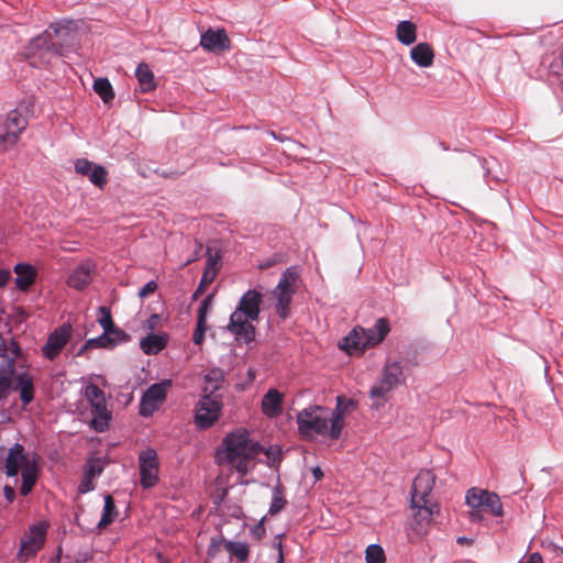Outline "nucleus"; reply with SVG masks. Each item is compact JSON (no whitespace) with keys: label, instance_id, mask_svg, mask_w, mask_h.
Masks as SVG:
<instances>
[{"label":"nucleus","instance_id":"nucleus-28","mask_svg":"<svg viewBox=\"0 0 563 563\" xmlns=\"http://www.w3.org/2000/svg\"><path fill=\"white\" fill-rule=\"evenodd\" d=\"M21 478L22 484L20 487V494L22 496H27L33 487L35 486L37 478H38V466L37 465H30L26 467H23L21 471Z\"/></svg>","mask_w":563,"mask_h":563},{"label":"nucleus","instance_id":"nucleus-54","mask_svg":"<svg viewBox=\"0 0 563 563\" xmlns=\"http://www.w3.org/2000/svg\"><path fill=\"white\" fill-rule=\"evenodd\" d=\"M11 388V373L7 371H0V399H2L5 394Z\"/></svg>","mask_w":563,"mask_h":563},{"label":"nucleus","instance_id":"nucleus-49","mask_svg":"<svg viewBox=\"0 0 563 563\" xmlns=\"http://www.w3.org/2000/svg\"><path fill=\"white\" fill-rule=\"evenodd\" d=\"M214 279V272L210 273L209 269H205L199 283L198 288L192 294L191 298L192 300H196L205 290V287L211 284Z\"/></svg>","mask_w":563,"mask_h":563},{"label":"nucleus","instance_id":"nucleus-25","mask_svg":"<svg viewBox=\"0 0 563 563\" xmlns=\"http://www.w3.org/2000/svg\"><path fill=\"white\" fill-rule=\"evenodd\" d=\"M13 389L20 391V399L24 406L33 401L34 384L30 376L25 374L18 375Z\"/></svg>","mask_w":563,"mask_h":563},{"label":"nucleus","instance_id":"nucleus-6","mask_svg":"<svg viewBox=\"0 0 563 563\" xmlns=\"http://www.w3.org/2000/svg\"><path fill=\"white\" fill-rule=\"evenodd\" d=\"M222 409L220 395L202 394L196 405L195 423L200 430L209 429L218 421Z\"/></svg>","mask_w":563,"mask_h":563},{"label":"nucleus","instance_id":"nucleus-17","mask_svg":"<svg viewBox=\"0 0 563 563\" xmlns=\"http://www.w3.org/2000/svg\"><path fill=\"white\" fill-rule=\"evenodd\" d=\"M263 301L262 294L256 289H249L240 299L236 310L245 313L251 321L260 318L261 305Z\"/></svg>","mask_w":563,"mask_h":563},{"label":"nucleus","instance_id":"nucleus-33","mask_svg":"<svg viewBox=\"0 0 563 563\" xmlns=\"http://www.w3.org/2000/svg\"><path fill=\"white\" fill-rule=\"evenodd\" d=\"M225 550L230 553L231 556L236 558L239 562L247 561L250 555V549L245 542L227 541Z\"/></svg>","mask_w":563,"mask_h":563},{"label":"nucleus","instance_id":"nucleus-31","mask_svg":"<svg viewBox=\"0 0 563 563\" xmlns=\"http://www.w3.org/2000/svg\"><path fill=\"white\" fill-rule=\"evenodd\" d=\"M222 379H223V376H222V372L220 369L213 368V369L209 371L205 375L206 386L203 387L202 393L217 395L216 393H217V390L220 389Z\"/></svg>","mask_w":563,"mask_h":563},{"label":"nucleus","instance_id":"nucleus-24","mask_svg":"<svg viewBox=\"0 0 563 563\" xmlns=\"http://www.w3.org/2000/svg\"><path fill=\"white\" fill-rule=\"evenodd\" d=\"M410 58L417 66L427 68L433 64L434 52L430 44L419 43L411 48Z\"/></svg>","mask_w":563,"mask_h":563},{"label":"nucleus","instance_id":"nucleus-27","mask_svg":"<svg viewBox=\"0 0 563 563\" xmlns=\"http://www.w3.org/2000/svg\"><path fill=\"white\" fill-rule=\"evenodd\" d=\"M397 40L404 45H411L417 40V27L411 21L404 20L396 27Z\"/></svg>","mask_w":563,"mask_h":563},{"label":"nucleus","instance_id":"nucleus-44","mask_svg":"<svg viewBox=\"0 0 563 563\" xmlns=\"http://www.w3.org/2000/svg\"><path fill=\"white\" fill-rule=\"evenodd\" d=\"M366 563H384L385 553L379 544H369L365 551Z\"/></svg>","mask_w":563,"mask_h":563},{"label":"nucleus","instance_id":"nucleus-45","mask_svg":"<svg viewBox=\"0 0 563 563\" xmlns=\"http://www.w3.org/2000/svg\"><path fill=\"white\" fill-rule=\"evenodd\" d=\"M109 332L110 331H103L99 336L88 339V344H93L95 349L113 350V344Z\"/></svg>","mask_w":563,"mask_h":563},{"label":"nucleus","instance_id":"nucleus-51","mask_svg":"<svg viewBox=\"0 0 563 563\" xmlns=\"http://www.w3.org/2000/svg\"><path fill=\"white\" fill-rule=\"evenodd\" d=\"M207 330H208L207 322H200L199 320H197L196 329L192 334V341L195 344L200 345L203 343L205 334H206Z\"/></svg>","mask_w":563,"mask_h":563},{"label":"nucleus","instance_id":"nucleus-9","mask_svg":"<svg viewBox=\"0 0 563 563\" xmlns=\"http://www.w3.org/2000/svg\"><path fill=\"white\" fill-rule=\"evenodd\" d=\"M170 386V379L152 384L141 397L139 413L142 417H151L158 409L159 404L166 399L167 389Z\"/></svg>","mask_w":563,"mask_h":563},{"label":"nucleus","instance_id":"nucleus-56","mask_svg":"<svg viewBox=\"0 0 563 563\" xmlns=\"http://www.w3.org/2000/svg\"><path fill=\"white\" fill-rule=\"evenodd\" d=\"M97 164L90 162L87 158H78L75 162V170L77 174L86 175L87 170H92Z\"/></svg>","mask_w":563,"mask_h":563},{"label":"nucleus","instance_id":"nucleus-7","mask_svg":"<svg viewBox=\"0 0 563 563\" xmlns=\"http://www.w3.org/2000/svg\"><path fill=\"white\" fill-rule=\"evenodd\" d=\"M26 125L27 121L22 115L21 109L11 110L5 120L0 121V152H5L12 147Z\"/></svg>","mask_w":563,"mask_h":563},{"label":"nucleus","instance_id":"nucleus-1","mask_svg":"<svg viewBox=\"0 0 563 563\" xmlns=\"http://www.w3.org/2000/svg\"><path fill=\"white\" fill-rule=\"evenodd\" d=\"M343 398L338 396L336 408H329L311 405L298 411L296 417L299 434L307 440L316 437L338 440L343 430L344 408H341Z\"/></svg>","mask_w":563,"mask_h":563},{"label":"nucleus","instance_id":"nucleus-42","mask_svg":"<svg viewBox=\"0 0 563 563\" xmlns=\"http://www.w3.org/2000/svg\"><path fill=\"white\" fill-rule=\"evenodd\" d=\"M107 465V461L103 457H90L86 462L84 473L88 476L93 477L95 479L99 477L104 467Z\"/></svg>","mask_w":563,"mask_h":563},{"label":"nucleus","instance_id":"nucleus-40","mask_svg":"<svg viewBox=\"0 0 563 563\" xmlns=\"http://www.w3.org/2000/svg\"><path fill=\"white\" fill-rule=\"evenodd\" d=\"M286 504H287V500L283 496L282 486L278 484L273 488L272 501L269 505L268 514L271 516L277 515L285 508Z\"/></svg>","mask_w":563,"mask_h":563},{"label":"nucleus","instance_id":"nucleus-15","mask_svg":"<svg viewBox=\"0 0 563 563\" xmlns=\"http://www.w3.org/2000/svg\"><path fill=\"white\" fill-rule=\"evenodd\" d=\"M200 45L209 52H224L230 49L231 42L223 29H209L201 34Z\"/></svg>","mask_w":563,"mask_h":563},{"label":"nucleus","instance_id":"nucleus-8","mask_svg":"<svg viewBox=\"0 0 563 563\" xmlns=\"http://www.w3.org/2000/svg\"><path fill=\"white\" fill-rule=\"evenodd\" d=\"M140 485L150 489L158 483L159 462L157 452L147 448L139 453Z\"/></svg>","mask_w":563,"mask_h":563},{"label":"nucleus","instance_id":"nucleus-52","mask_svg":"<svg viewBox=\"0 0 563 563\" xmlns=\"http://www.w3.org/2000/svg\"><path fill=\"white\" fill-rule=\"evenodd\" d=\"M263 451L269 460L271 465H275L282 461V450L278 445H269L266 450L263 449L261 452Z\"/></svg>","mask_w":563,"mask_h":563},{"label":"nucleus","instance_id":"nucleus-22","mask_svg":"<svg viewBox=\"0 0 563 563\" xmlns=\"http://www.w3.org/2000/svg\"><path fill=\"white\" fill-rule=\"evenodd\" d=\"M16 277L14 279L15 287L20 291H26L35 283L37 277L36 268L29 263H18L13 267Z\"/></svg>","mask_w":563,"mask_h":563},{"label":"nucleus","instance_id":"nucleus-12","mask_svg":"<svg viewBox=\"0 0 563 563\" xmlns=\"http://www.w3.org/2000/svg\"><path fill=\"white\" fill-rule=\"evenodd\" d=\"M30 465H37L35 457H30V455L25 452L24 446L15 442L8 451L5 457V475L8 477H16L19 472L23 470V467Z\"/></svg>","mask_w":563,"mask_h":563},{"label":"nucleus","instance_id":"nucleus-26","mask_svg":"<svg viewBox=\"0 0 563 563\" xmlns=\"http://www.w3.org/2000/svg\"><path fill=\"white\" fill-rule=\"evenodd\" d=\"M135 77L140 84L142 92L147 93L156 88L154 74L147 64L141 63L137 65L135 69Z\"/></svg>","mask_w":563,"mask_h":563},{"label":"nucleus","instance_id":"nucleus-14","mask_svg":"<svg viewBox=\"0 0 563 563\" xmlns=\"http://www.w3.org/2000/svg\"><path fill=\"white\" fill-rule=\"evenodd\" d=\"M476 161L479 163L484 170V179L490 189L499 186L501 183L507 180L508 172L503 167L500 162L495 157L482 158L477 157Z\"/></svg>","mask_w":563,"mask_h":563},{"label":"nucleus","instance_id":"nucleus-11","mask_svg":"<svg viewBox=\"0 0 563 563\" xmlns=\"http://www.w3.org/2000/svg\"><path fill=\"white\" fill-rule=\"evenodd\" d=\"M70 334L71 325L69 323L57 327L48 334L46 343L42 347L43 356L49 361L55 360L69 341Z\"/></svg>","mask_w":563,"mask_h":563},{"label":"nucleus","instance_id":"nucleus-18","mask_svg":"<svg viewBox=\"0 0 563 563\" xmlns=\"http://www.w3.org/2000/svg\"><path fill=\"white\" fill-rule=\"evenodd\" d=\"M364 328H354L339 343V347L350 355L361 354L367 349L366 335H364Z\"/></svg>","mask_w":563,"mask_h":563},{"label":"nucleus","instance_id":"nucleus-16","mask_svg":"<svg viewBox=\"0 0 563 563\" xmlns=\"http://www.w3.org/2000/svg\"><path fill=\"white\" fill-rule=\"evenodd\" d=\"M93 273L95 264L92 262H81L70 272L67 278V284L71 288L84 290L91 283Z\"/></svg>","mask_w":563,"mask_h":563},{"label":"nucleus","instance_id":"nucleus-43","mask_svg":"<svg viewBox=\"0 0 563 563\" xmlns=\"http://www.w3.org/2000/svg\"><path fill=\"white\" fill-rule=\"evenodd\" d=\"M85 397L92 406V404H99L106 401L104 391L96 384H88L85 388Z\"/></svg>","mask_w":563,"mask_h":563},{"label":"nucleus","instance_id":"nucleus-50","mask_svg":"<svg viewBox=\"0 0 563 563\" xmlns=\"http://www.w3.org/2000/svg\"><path fill=\"white\" fill-rule=\"evenodd\" d=\"M110 339L112 340L113 349L122 343L130 341V335L119 327L110 330Z\"/></svg>","mask_w":563,"mask_h":563},{"label":"nucleus","instance_id":"nucleus-47","mask_svg":"<svg viewBox=\"0 0 563 563\" xmlns=\"http://www.w3.org/2000/svg\"><path fill=\"white\" fill-rule=\"evenodd\" d=\"M212 300L213 294H208L200 302L197 311V320H199L200 322H207V316L209 310L211 309Z\"/></svg>","mask_w":563,"mask_h":563},{"label":"nucleus","instance_id":"nucleus-48","mask_svg":"<svg viewBox=\"0 0 563 563\" xmlns=\"http://www.w3.org/2000/svg\"><path fill=\"white\" fill-rule=\"evenodd\" d=\"M225 542H227V540L221 534L213 536L210 539V543L207 549L208 556L216 558L217 554L221 551V547L222 545L225 547Z\"/></svg>","mask_w":563,"mask_h":563},{"label":"nucleus","instance_id":"nucleus-55","mask_svg":"<svg viewBox=\"0 0 563 563\" xmlns=\"http://www.w3.org/2000/svg\"><path fill=\"white\" fill-rule=\"evenodd\" d=\"M93 481V477H90L86 473H84L82 478L78 485V493L84 495L92 492L96 487Z\"/></svg>","mask_w":563,"mask_h":563},{"label":"nucleus","instance_id":"nucleus-19","mask_svg":"<svg viewBox=\"0 0 563 563\" xmlns=\"http://www.w3.org/2000/svg\"><path fill=\"white\" fill-rule=\"evenodd\" d=\"M411 508L417 509L413 519L415 527H412V529H415L419 536H422L427 532V526L432 520L437 505L432 504L430 499H426L424 501L411 506Z\"/></svg>","mask_w":563,"mask_h":563},{"label":"nucleus","instance_id":"nucleus-2","mask_svg":"<svg viewBox=\"0 0 563 563\" xmlns=\"http://www.w3.org/2000/svg\"><path fill=\"white\" fill-rule=\"evenodd\" d=\"M263 446L258 442H252L245 429H239L228 434L221 448L218 449L216 459L222 463H233L239 457L252 459L256 456Z\"/></svg>","mask_w":563,"mask_h":563},{"label":"nucleus","instance_id":"nucleus-53","mask_svg":"<svg viewBox=\"0 0 563 563\" xmlns=\"http://www.w3.org/2000/svg\"><path fill=\"white\" fill-rule=\"evenodd\" d=\"M247 319L245 313L235 309L230 316L229 324L227 325L228 331L236 328L239 323L244 324L245 322H250Z\"/></svg>","mask_w":563,"mask_h":563},{"label":"nucleus","instance_id":"nucleus-61","mask_svg":"<svg viewBox=\"0 0 563 563\" xmlns=\"http://www.w3.org/2000/svg\"><path fill=\"white\" fill-rule=\"evenodd\" d=\"M3 495L8 503H12L15 498V490L12 486L5 485L3 487Z\"/></svg>","mask_w":563,"mask_h":563},{"label":"nucleus","instance_id":"nucleus-32","mask_svg":"<svg viewBox=\"0 0 563 563\" xmlns=\"http://www.w3.org/2000/svg\"><path fill=\"white\" fill-rule=\"evenodd\" d=\"M93 90L104 103L110 102L114 98V91L108 78L95 79Z\"/></svg>","mask_w":563,"mask_h":563},{"label":"nucleus","instance_id":"nucleus-4","mask_svg":"<svg viewBox=\"0 0 563 563\" xmlns=\"http://www.w3.org/2000/svg\"><path fill=\"white\" fill-rule=\"evenodd\" d=\"M76 37L73 21H59L52 23L48 29L34 40V45L48 53L62 56L64 48L70 47Z\"/></svg>","mask_w":563,"mask_h":563},{"label":"nucleus","instance_id":"nucleus-64","mask_svg":"<svg viewBox=\"0 0 563 563\" xmlns=\"http://www.w3.org/2000/svg\"><path fill=\"white\" fill-rule=\"evenodd\" d=\"M519 563H542V558L539 553H532L526 561Z\"/></svg>","mask_w":563,"mask_h":563},{"label":"nucleus","instance_id":"nucleus-20","mask_svg":"<svg viewBox=\"0 0 563 563\" xmlns=\"http://www.w3.org/2000/svg\"><path fill=\"white\" fill-rule=\"evenodd\" d=\"M284 395L276 388H269L261 401V410L268 418H277L283 412Z\"/></svg>","mask_w":563,"mask_h":563},{"label":"nucleus","instance_id":"nucleus-36","mask_svg":"<svg viewBox=\"0 0 563 563\" xmlns=\"http://www.w3.org/2000/svg\"><path fill=\"white\" fill-rule=\"evenodd\" d=\"M89 178L90 183L93 184L96 187L103 189L104 186L108 184V172L107 169L101 165H96L92 170H87V174L85 175Z\"/></svg>","mask_w":563,"mask_h":563},{"label":"nucleus","instance_id":"nucleus-29","mask_svg":"<svg viewBox=\"0 0 563 563\" xmlns=\"http://www.w3.org/2000/svg\"><path fill=\"white\" fill-rule=\"evenodd\" d=\"M117 516L118 510L113 497L111 495H106L102 515L97 525V528L104 529L115 520Z\"/></svg>","mask_w":563,"mask_h":563},{"label":"nucleus","instance_id":"nucleus-34","mask_svg":"<svg viewBox=\"0 0 563 563\" xmlns=\"http://www.w3.org/2000/svg\"><path fill=\"white\" fill-rule=\"evenodd\" d=\"M255 327L252 322H245L244 324H236V328L229 330L236 340H243L246 344L251 343L255 339Z\"/></svg>","mask_w":563,"mask_h":563},{"label":"nucleus","instance_id":"nucleus-57","mask_svg":"<svg viewBox=\"0 0 563 563\" xmlns=\"http://www.w3.org/2000/svg\"><path fill=\"white\" fill-rule=\"evenodd\" d=\"M156 289H157L156 282L150 280L139 290V297L144 298V297L148 296L150 294L154 292Z\"/></svg>","mask_w":563,"mask_h":563},{"label":"nucleus","instance_id":"nucleus-62","mask_svg":"<svg viewBox=\"0 0 563 563\" xmlns=\"http://www.w3.org/2000/svg\"><path fill=\"white\" fill-rule=\"evenodd\" d=\"M246 460L247 459H245V457H243V459L239 457V461L235 465L238 473H240L241 475H245L247 473Z\"/></svg>","mask_w":563,"mask_h":563},{"label":"nucleus","instance_id":"nucleus-21","mask_svg":"<svg viewBox=\"0 0 563 563\" xmlns=\"http://www.w3.org/2000/svg\"><path fill=\"white\" fill-rule=\"evenodd\" d=\"M91 415L92 418L89 422L90 429L98 433L106 432L109 429L110 421L112 419V413L107 409V401L92 404Z\"/></svg>","mask_w":563,"mask_h":563},{"label":"nucleus","instance_id":"nucleus-37","mask_svg":"<svg viewBox=\"0 0 563 563\" xmlns=\"http://www.w3.org/2000/svg\"><path fill=\"white\" fill-rule=\"evenodd\" d=\"M89 178L90 183L93 184L96 187L103 189L104 186L108 184V172L107 169L101 165H96L92 170H87V174L85 175Z\"/></svg>","mask_w":563,"mask_h":563},{"label":"nucleus","instance_id":"nucleus-35","mask_svg":"<svg viewBox=\"0 0 563 563\" xmlns=\"http://www.w3.org/2000/svg\"><path fill=\"white\" fill-rule=\"evenodd\" d=\"M489 490L472 487L466 492L465 503L470 508H483L484 499Z\"/></svg>","mask_w":563,"mask_h":563},{"label":"nucleus","instance_id":"nucleus-39","mask_svg":"<svg viewBox=\"0 0 563 563\" xmlns=\"http://www.w3.org/2000/svg\"><path fill=\"white\" fill-rule=\"evenodd\" d=\"M89 178L90 183L93 184L96 187L103 189L104 186L108 184V172L107 169L101 165H96L92 170H87V174L85 175Z\"/></svg>","mask_w":563,"mask_h":563},{"label":"nucleus","instance_id":"nucleus-23","mask_svg":"<svg viewBox=\"0 0 563 563\" xmlns=\"http://www.w3.org/2000/svg\"><path fill=\"white\" fill-rule=\"evenodd\" d=\"M389 330V322L385 318L377 319L375 324L371 328H364V335H366L367 349L383 342V340L388 334Z\"/></svg>","mask_w":563,"mask_h":563},{"label":"nucleus","instance_id":"nucleus-5","mask_svg":"<svg viewBox=\"0 0 563 563\" xmlns=\"http://www.w3.org/2000/svg\"><path fill=\"white\" fill-rule=\"evenodd\" d=\"M300 277L298 266H289L282 274L277 286L273 289V297L276 299V311L282 319L289 314L292 297L297 291V282Z\"/></svg>","mask_w":563,"mask_h":563},{"label":"nucleus","instance_id":"nucleus-58","mask_svg":"<svg viewBox=\"0 0 563 563\" xmlns=\"http://www.w3.org/2000/svg\"><path fill=\"white\" fill-rule=\"evenodd\" d=\"M208 253H210V250H208ZM205 269H209L210 273L214 272V275H216L217 271L219 269V256L218 255L212 256L211 254H209Z\"/></svg>","mask_w":563,"mask_h":563},{"label":"nucleus","instance_id":"nucleus-59","mask_svg":"<svg viewBox=\"0 0 563 563\" xmlns=\"http://www.w3.org/2000/svg\"><path fill=\"white\" fill-rule=\"evenodd\" d=\"M482 509L483 508H471L468 511V520L473 523L482 522L484 520Z\"/></svg>","mask_w":563,"mask_h":563},{"label":"nucleus","instance_id":"nucleus-30","mask_svg":"<svg viewBox=\"0 0 563 563\" xmlns=\"http://www.w3.org/2000/svg\"><path fill=\"white\" fill-rule=\"evenodd\" d=\"M165 345V339L155 334H151L141 341V349L147 355L158 353Z\"/></svg>","mask_w":563,"mask_h":563},{"label":"nucleus","instance_id":"nucleus-60","mask_svg":"<svg viewBox=\"0 0 563 563\" xmlns=\"http://www.w3.org/2000/svg\"><path fill=\"white\" fill-rule=\"evenodd\" d=\"M252 534L255 539L261 540L263 536L265 534V528L263 526V519L257 523L252 530Z\"/></svg>","mask_w":563,"mask_h":563},{"label":"nucleus","instance_id":"nucleus-46","mask_svg":"<svg viewBox=\"0 0 563 563\" xmlns=\"http://www.w3.org/2000/svg\"><path fill=\"white\" fill-rule=\"evenodd\" d=\"M98 310L101 313V317L99 318L98 322L101 325V328L103 329V331L106 332V331H110L111 329H113L115 327V324L113 322L110 309L104 306H100L98 308Z\"/></svg>","mask_w":563,"mask_h":563},{"label":"nucleus","instance_id":"nucleus-10","mask_svg":"<svg viewBox=\"0 0 563 563\" xmlns=\"http://www.w3.org/2000/svg\"><path fill=\"white\" fill-rule=\"evenodd\" d=\"M48 525L40 521L30 527L29 533L22 539L19 550L20 560L26 561L34 556L43 547Z\"/></svg>","mask_w":563,"mask_h":563},{"label":"nucleus","instance_id":"nucleus-3","mask_svg":"<svg viewBox=\"0 0 563 563\" xmlns=\"http://www.w3.org/2000/svg\"><path fill=\"white\" fill-rule=\"evenodd\" d=\"M406 383L404 367L400 361L387 360L382 368L379 379L372 386L369 397L373 407L379 409L388 401V395L398 386Z\"/></svg>","mask_w":563,"mask_h":563},{"label":"nucleus","instance_id":"nucleus-13","mask_svg":"<svg viewBox=\"0 0 563 563\" xmlns=\"http://www.w3.org/2000/svg\"><path fill=\"white\" fill-rule=\"evenodd\" d=\"M434 484L435 475L429 470H421L412 482L410 506L429 499Z\"/></svg>","mask_w":563,"mask_h":563},{"label":"nucleus","instance_id":"nucleus-63","mask_svg":"<svg viewBox=\"0 0 563 563\" xmlns=\"http://www.w3.org/2000/svg\"><path fill=\"white\" fill-rule=\"evenodd\" d=\"M11 278V273L8 269L0 268V287H4Z\"/></svg>","mask_w":563,"mask_h":563},{"label":"nucleus","instance_id":"nucleus-41","mask_svg":"<svg viewBox=\"0 0 563 563\" xmlns=\"http://www.w3.org/2000/svg\"><path fill=\"white\" fill-rule=\"evenodd\" d=\"M483 508L488 509L495 517L504 516V508L499 496L494 492H488L483 503Z\"/></svg>","mask_w":563,"mask_h":563},{"label":"nucleus","instance_id":"nucleus-38","mask_svg":"<svg viewBox=\"0 0 563 563\" xmlns=\"http://www.w3.org/2000/svg\"><path fill=\"white\" fill-rule=\"evenodd\" d=\"M89 178L90 183L93 184L96 187L103 189L104 186L108 184V172L107 169L101 165H96L92 170H87V174L85 175Z\"/></svg>","mask_w":563,"mask_h":563}]
</instances>
